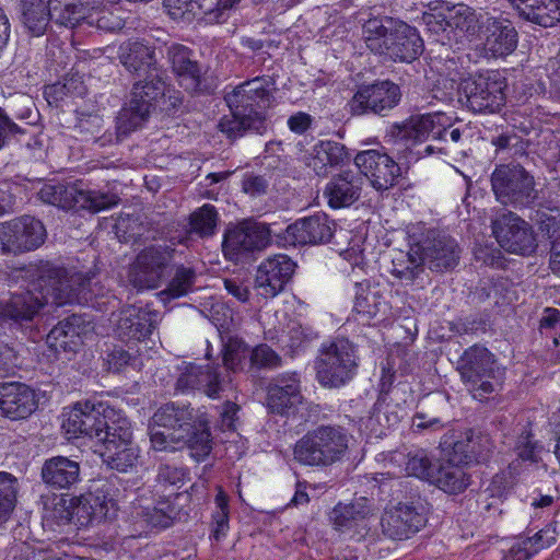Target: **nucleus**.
<instances>
[{
	"mask_svg": "<svg viewBox=\"0 0 560 560\" xmlns=\"http://www.w3.org/2000/svg\"><path fill=\"white\" fill-rule=\"evenodd\" d=\"M75 501L77 522L80 526L98 524L114 517L117 511L113 486L107 480H94L89 491L75 497Z\"/></svg>",
	"mask_w": 560,
	"mask_h": 560,
	"instance_id": "nucleus-18",
	"label": "nucleus"
},
{
	"mask_svg": "<svg viewBox=\"0 0 560 560\" xmlns=\"http://www.w3.org/2000/svg\"><path fill=\"white\" fill-rule=\"evenodd\" d=\"M440 446L447 462L465 466L486 460L490 451V441L487 435L468 429L465 432L444 434Z\"/></svg>",
	"mask_w": 560,
	"mask_h": 560,
	"instance_id": "nucleus-17",
	"label": "nucleus"
},
{
	"mask_svg": "<svg viewBox=\"0 0 560 560\" xmlns=\"http://www.w3.org/2000/svg\"><path fill=\"white\" fill-rule=\"evenodd\" d=\"M121 62L130 73L139 78L138 81L164 78L158 67L154 49L143 43L130 44L128 52L121 56Z\"/></svg>",
	"mask_w": 560,
	"mask_h": 560,
	"instance_id": "nucleus-38",
	"label": "nucleus"
},
{
	"mask_svg": "<svg viewBox=\"0 0 560 560\" xmlns=\"http://www.w3.org/2000/svg\"><path fill=\"white\" fill-rule=\"evenodd\" d=\"M400 86L386 79L361 84L349 102L353 115L387 116L401 101Z\"/></svg>",
	"mask_w": 560,
	"mask_h": 560,
	"instance_id": "nucleus-15",
	"label": "nucleus"
},
{
	"mask_svg": "<svg viewBox=\"0 0 560 560\" xmlns=\"http://www.w3.org/2000/svg\"><path fill=\"white\" fill-rule=\"evenodd\" d=\"M444 113L433 112L411 115L402 124L392 126L390 133L395 138L396 151L407 162L418 161L427 155L423 150H415L413 147L425 141H436L441 131H444Z\"/></svg>",
	"mask_w": 560,
	"mask_h": 560,
	"instance_id": "nucleus-7",
	"label": "nucleus"
},
{
	"mask_svg": "<svg viewBox=\"0 0 560 560\" xmlns=\"http://www.w3.org/2000/svg\"><path fill=\"white\" fill-rule=\"evenodd\" d=\"M190 480L189 469L177 463H161L158 466L153 493L159 498L177 499L178 490Z\"/></svg>",
	"mask_w": 560,
	"mask_h": 560,
	"instance_id": "nucleus-43",
	"label": "nucleus"
},
{
	"mask_svg": "<svg viewBox=\"0 0 560 560\" xmlns=\"http://www.w3.org/2000/svg\"><path fill=\"white\" fill-rule=\"evenodd\" d=\"M190 430H185L182 433V446L186 445L189 450V455L196 462L205 460L212 451V438L209 428L207 415L200 412L197 422L189 425Z\"/></svg>",
	"mask_w": 560,
	"mask_h": 560,
	"instance_id": "nucleus-46",
	"label": "nucleus"
},
{
	"mask_svg": "<svg viewBox=\"0 0 560 560\" xmlns=\"http://www.w3.org/2000/svg\"><path fill=\"white\" fill-rule=\"evenodd\" d=\"M219 129L229 139H237L243 137L246 132L253 131L256 133H262L266 126L255 124L254 119L242 115H237L234 110H231V115L223 116L219 121Z\"/></svg>",
	"mask_w": 560,
	"mask_h": 560,
	"instance_id": "nucleus-59",
	"label": "nucleus"
},
{
	"mask_svg": "<svg viewBox=\"0 0 560 560\" xmlns=\"http://www.w3.org/2000/svg\"><path fill=\"white\" fill-rule=\"evenodd\" d=\"M481 23L486 49L493 57H505L516 49L518 34L510 20L486 14Z\"/></svg>",
	"mask_w": 560,
	"mask_h": 560,
	"instance_id": "nucleus-29",
	"label": "nucleus"
},
{
	"mask_svg": "<svg viewBox=\"0 0 560 560\" xmlns=\"http://www.w3.org/2000/svg\"><path fill=\"white\" fill-rule=\"evenodd\" d=\"M487 13L476 12L468 5L459 3L454 5L447 15L440 14L434 16L430 14L425 18L427 25L434 32H446L448 30H458L468 36L481 35L483 25V15Z\"/></svg>",
	"mask_w": 560,
	"mask_h": 560,
	"instance_id": "nucleus-31",
	"label": "nucleus"
},
{
	"mask_svg": "<svg viewBox=\"0 0 560 560\" xmlns=\"http://www.w3.org/2000/svg\"><path fill=\"white\" fill-rule=\"evenodd\" d=\"M349 436L341 427L320 425L303 435L294 445V459L304 466L326 467L343 458Z\"/></svg>",
	"mask_w": 560,
	"mask_h": 560,
	"instance_id": "nucleus-3",
	"label": "nucleus"
},
{
	"mask_svg": "<svg viewBox=\"0 0 560 560\" xmlns=\"http://www.w3.org/2000/svg\"><path fill=\"white\" fill-rule=\"evenodd\" d=\"M399 20L390 16H374L362 25V39L370 51L384 55L388 50L394 28Z\"/></svg>",
	"mask_w": 560,
	"mask_h": 560,
	"instance_id": "nucleus-44",
	"label": "nucleus"
},
{
	"mask_svg": "<svg viewBox=\"0 0 560 560\" xmlns=\"http://www.w3.org/2000/svg\"><path fill=\"white\" fill-rule=\"evenodd\" d=\"M357 170L363 178H369L376 190H386L393 187L399 178L400 166L386 152L366 150L354 158Z\"/></svg>",
	"mask_w": 560,
	"mask_h": 560,
	"instance_id": "nucleus-25",
	"label": "nucleus"
},
{
	"mask_svg": "<svg viewBox=\"0 0 560 560\" xmlns=\"http://www.w3.org/2000/svg\"><path fill=\"white\" fill-rule=\"evenodd\" d=\"M410 249L408 253L399 252L392 259L388 272L402 284L411 285L424 272V262L419 252H416L415 232L409 233Z\"/></svg>",
	"mask_w": 560,
	"mask_h": 560,
	"instance_id": "nucleus-42",
	"label": "nucleus"
},
{
	"mask_svg": "<svg viewBox=\"0 0 560 560\" xmlns=\"http://www.w3.org/2000/svg\"><path fill=\"white\" fill-rule=\"evenodd\" d=\"M431 485L448 494H457L464 492L469 486V476L464 471L462 466L456 464H440L433 477Z\"/></svg>",
	"mask_w": 560,
	"mask_h": 560,
	"instance_id": "nucleus-49",
	"label": "nucleus"
},
{
	"mask_svg": "<svg viewBox=\"0 0 560 560\" xmlns=\"http://www.w3.org/2000/svg\"><path fill=\"white\" fill-rule=\"evenodd\" d=\"M416 252L432 271L441 272L454 269L459 261V247L457 242L438 231H428L424 237L415 233Z\"/></svg>",
	"mask_w": 560,
	"mask_h": 560,
	"instance_id": "nucleus-21",
	"label": "nucleus"
},
{
	"mask_svg": "<svg viewBox=\"0 0 560 560\" xmlns=\"http://www.w3.org/2000/svg\"><path fill=\"white\" fill-rule=\"evenodd\" d=\"M97 442H101L104 445V450L109 447V444L118 445H127V443H132V429L130 421L125 418L117 416L116 419L106 420V425H104L101 438H98Z\"/></svg>",
	"mask_w": 560,
	"mask_h": 560,
	"instance_id": "nucleus-58",
	"label": "nucleus"
},
{
	"mask_svg": "<svg viewBox=\"0 0 560 560\" xmlns=\"http://www.w3.org/2000/svg\"><path fill=\"white\" fill-rule=\"evenodd\" d=\"M88 326L81 315L68 316L49 331L47 343L56 352L74 353L83 343L82 335Z\"/></svg>",
	"mask_w": 560,
	"mask_h": 560,
	"instance_id": "nucleus-35",
	"label": "nucleus"
},
{
	"mask_svg": "<svg viewBox=\"0 0 560 560\" xmlns=\"http://www.w3.org/2000/svg\"><path fill=\"white\" fill-rule=\"evenodd\" d=\"M271 233L272 231L266 223L254 220H244L236 225L229 226L223 234V255L230 261L245 260L270 244Z\"/></svg>",
	"mask_w": 560,
	"mask_h": 560,
	"instance_id": "nucleus-12",
	"label": "nucleus"
},
{
	"mask_svg": "<svg viewBox=\"0 0 560 560\" xmlns=\"http://www.w3.org/2000/svg\"><path fill=\"white\" fill-rule=\"evenodd\" d=\"M491 187L500 203L515 209L532 207L538 197L534 176L521 163L497 165Z\"/></svg>",
	"mask_w": 560,
	"mask_h": 560,
	"instance_id": "nucleus-6",
	"label": "nucleus"
},
{
	"mask_svg": "<svg viewBox=\"0 0 560 560\" xmlns=\"http://www.w3.org/2000/svg\"><path fill=\"white\" fill-rule=\"evenodd\" d=\"M164 78L136 81L129 100L118 113L116 128L118 136L127 137L141 128L165 95Z\"/></svg>",
	"mask_w": 560,
	"mask_h": 560,
	"instance_id": "nucleus-5",
	"label": "nucleus"
},
{
	"mask_svg": "<svg viewBox=\"0 0 560 560\" xmlns=\"http://www.w3.org/2000/svg\"><path fill=\"white\" fill-rule=\"evenodd\" d=\"M514 485L515 477L511 470L497 472L479 495L477 503L480 512L487 513L489 516L493 517H495L497 514L501 515L502 510L499 508L498 501L502 502L506 499Z\"/></svg>",
	"mask_w": 560,
	"mask_h": 560,
	"instance_id": "nucleus-40",
	"label": "nucleus"
},
{
	"mask_svg": "<svg viewBox=\"0 0 560 560\" xmlns=\"http://www.w3.org/2000/svg\"><path fill=\"white\" fill-rule=\"evenodd\" d=\"M351 159L347 147L335 140H319L304 154L306 165L318 176L327 175L330 168L349 164Z\"/></svg>",
	"mask_w": 560,
	"mask_h": 560,
	"instance_id": "nucleus-33",
	"label": "nucleus"
},
{
	"mask_svg": "<svg viewBox=\"0 0 560 560\" xmlns=\"http://www.w3.org/2000/svg\"><path fill=\"white\" fill-rule=\"evenodd\" d=\"M319 338V334L308 324L291 322L288 326L284 349L291 357L304 353Z\"/></svg>",
	"mask_w": 560,
	"mask_h": 560,
	"instance_id": "nucleus-52",
	"label": "nucleus"
},
{
	"mask_svg": "<svg viewBox=\"0 0 560 560\" xmlns=\"http://www.w3.org/2000/svg\"><path fill=\"white\" fill-rule=\"evenodd\" d=\"M359 368L358 349L349 339L336 338L322 343L315 361L316 380L325 388H340L350 383Z\"/></svg>",
	"mask_w": 560,
	"mask_h": 560,
	"instance_id": "nucleus-4",
	"label": "nucleus"
},
{
	"mask_svg": "<svg viewBox=\"0 0 560 560\" xmlns=\"http://www.w3.org/2000/svg\"><path fill=\"white\" fill-rule=\"evenodd\" d=\"M159 314L142 307L129 306L119 313L116 335L122 341H141L148 338L158 325Z\"/></svg>",
	"mask_w": 560,
	"mask_h": 560,
	"instance_id": "nucleus-32",
	"label": "nucleus"
},
{
	"mask_svg": "<svg viewBox=\"0 0 560 560\" xmlns=\"http://www.w3.org/2000/svg\"><path fill=\"white\" fill-rule=\"evenodd\" d=\"M85 25L96 27L103 32H115L124 27L122 19L105 5H92L85 18Z\"/></svg>",
	"mask_w": 560,
	"mask_h": 560,
	"instance_id": "nucleus-62",
	"label": "nucleus"
},
{
	"mask_svg": "<svg viewBox=\"0 0 560 560\" xmlns=\"http://www.w3.org/2000/svg\"><path fill=\"white\" fill-rule=\"evenodd\" d=\"M136 509V516L140 517L151 529H165L173 525L174 520L178 515V509L172 499L159 498L153 493L152 504L143 505L139 503Z\"/></svg>",
	"mask_w": 560,
	"mask_h": 560,
	"instance_id": "nucleus-41",
	"label": "nucleus"
},
{
	"mask_svg": "<svg viewBox=\"0 0 560 560\" xmlns=\"http://www.w3.org/2000/svg\"><path fill=\"white\" fill-rule=\"evenodd\" d=\"M336 223L325 212H315L298 219L285 229L283 240L289 245H319L329 243Z\"/></svg>",
	"mask_w": 560,
	"mask_h": 560,
	"instance_id": "nucleus-23",
	"label": "nucleus"
},
{
	"mask_svg": "<svg viewBox=\"0 0 560 560\" xmlns=\"http://www.w3.org/2000/svg\"><path fill=\"white\" fill-rule=\"evenodd\" d=\"M506 78L498 70H480L463 79L459 91L474 113H497L505 104Z\"/></svg>",
	"mask_w": 560,
	"mask_h": 560,
	"instance_id": "nucleus-8",
	"label": "nucleus"
},
{
	"mask_svg": "<svg viewBox=\"0 0 560 560\" xmlns=\"http://www.w3.org/2000/svg\"><path fill=\"white\" fill-rule=\"evenodd\" d=\"M220 215L215 207L211 203H205L189 214V230L178 243L188 246L191 241V234L200 238H210L217 233Z\"/></svg>",
	"mask_w": 560,
	"mask_h": 560,
	"instance_id": "nucleus-47",
	"label": "nucleus"
},
{
	"mask_svg": "<svg viewBox=\"0 0 560 560\" xmlns=\"http://www.w3.org/2000/svg\"><path fill=\"white\" fill-rule=\"evenodd\" d=\"M33 278L15 291L0 295V324L22 327L34 320L44 305L80 304L101 306L107 302L104 287L95 272H72L50 261H42Z\"/></svg>",
	"mask_w": 560,
	"mask_h": 560,
	"instance_id": "nucleus-1",
	"label": "nucleus"
},
{
	"mask_svg": "<svg viewBox=\"0 0 560 560\" xmlns=\"http://www.w3.org/2000/svg\"><path fill=\"white\" fill-rule=\"evenodd\" d=\"M492 233L506 252L528 256L537 248L532 226L513 212L499 215L492 221Z\"/></svg>",
	"mask_w": 560,
	"mask_h": 560,
	"instance_id": "nucleus-19",
	"label": "nucleus"
},
{
	"mask_svg": "<svg viewBox=\"0 0 560 560\" xmlns=\"http://www.w3.org/2000/svg\"><path fill=\"white\" fill-rule=\"evenodd\" d=\"M43 481L52 489L71 490L81 480L80 463L67 456H52L42 467Z\"/></svg>",
	"mask_w": 560,
	"mask_h": 560,
	"instance_id": "nucleus-36",
	"label": "nucleus"
},
{
	"mask_svg": "<svg viewBox=\"0 0 560 560\" xmlns=\"http://www.w3.org/2000/svg\"><path fill=\"white\" fill-rule=\"evenodd\" d=\"M427 512V505L421 501L399 503L382 517L383 532L395 540L408 539L425 525Z\"/></svg>",
	"mask_w": 560,
	"mask_h": 560,
	"instance_id": "nucleus-24",
	"label": "nucleus"
},
{
	"mask_svg": "<svg viewBox=\"0 0 560 560\" xmlns=\"http://www.w3.org/2000/svg\"><path fill=\"white\" fill-rule=\"evenodd\" d=\"M443 125L444 131H441V136H438L436 141L439 143H444L445 145L427 144L424 147V152L427 155H431L434 152L446 153L447 151L464 144L465 130H462L458 127H454L445 114Z\"/></svg>",
	"mask_w": 560,
	"mask_h": 560,
	"instance_id": "nucleus-63",
	"label": "nucleus"
},
{
	"mask_svg": "<svg viewBox=\"0 0 560 560\" xmlns=\"http://www.w3.org/2000/svg\"><path fill=\"white\" fill-rule=\"evenodd\" d=\"M458 370L475 399L482 401L494 392L492 381L499 368L494 354L487 348L474 345L466 349L458 361Z\"/></svg>",
	"mask_w": 560,
	"mask_h": 560,
	"instance_id": "nucleus-11",
	"label": "nucleus"
},
{
	"mask_svg": "<svg viewBox=\"0 0 560 560\" xmlns=\"http://www.w3.org/2000/svg\"><path fill=\"white\" fill-rule=\"evenodd\" d=\"M229 387L230 378L224 369L186 362H183L175 386L179 393L200 390L210 398L220 397Z\"/></svg>",
	"mask_w": 560,
	"mask_h": 560,
	"instance_id": "nucleus-20",
	"label": "nucleus"
},
{
	"mask_svg": "<svg viewBox=\"0 0 560 560\" xmlns=\"http://www.w3.org/2000/svg\"><path fill=\"white\" fill-rule=\"evenodd\" d=\"M115 416L114 409L103 401L85 400L77 402L63 413L62 429L68 439L98 440L106 420Z\"/></svg>",
	"mask_w": 560,
	"mask_h": 560,
	"instance_id": "nucleus-13",
	"label": "nucleus"
},
{
	"mask_svg": "<svg viewBox=\"0 0 560 560\" xmlns=\"http://www.w3.org/2000/svg\"><path fill=\"white\" fill-rule=\"evenodd\" d=\"M387 46L388 50L384 56L401 62H412L423 51V40L417 28L400 20L393 31Z\"/></svg>",
	"mask_w": 560,
	"mask_h": 560,
	"instance_id": "nucleus-37",
	"label": "nucleus"
},
{
	"mask_svg": "<svg viewBox=\"0 0 560 560\" xmlns=\"http://www.w3.org/2000/svg\"><path fill=\"white\" fill-rule=\"evenodd\" d=\"M513 450L524 462L537 463L542 445L535 439L529 424L517 425L514 430Z\"/></svg>",
	"mask_w": 560,
	"mask_h": 560,
	"instance_id": "nucleus-55",
	"label": "nucleus"
},
{
	"mask_svg": "<svg viewBox=\"0 0 560 560\" xmlns=\"http://www.w3.org/2000/svg\"><path fill=\"white\" fill-rule=\"evenodd\" d=\"M108 371L119 373L126 368L139 369L141 365L138 350H126L120 346H114L108 349L104 358Z\"/></svg>",
	"mask_w": 560,
	"mask_h": 560,
	"instance_id": "nucleus-64",
	"label": "nucleus"
},
{
	"mask_svg": "<svg viewBox=\"0 0 560 560\" xmlns=\"http://www.w3.org/2000/svg\"><path fill=\"white\" fill-rule=\"evenodd\" d=\"M86 93V86L83 77L75 73L66 74L61 81L47 85L44 94L48 102H61L66 97H83Z\"/></svg>",
	"mask_w": 560,
	"mask_h": 560,
	"instance_id": "nucleus-53",
	"label": "nucleus"
},
{
	"mask_svg": "<svg viewBox=\"0 0 560 560\" xmlns=\"http://www.w3.org/2000/svg\"><path fill=\"white\" fill-rule=\"evenodd\" d=\"M294 268V261L287 255H276L264 260L255 278L258 294L266 299L278 295L290 281Z\"/></svg>",
	"mask_w": 560,
	"mask_h": 560,
	"instance_id": "nucleus-26",
	"label": "nucleus"
},
{
	"mask_svg": "<svg viewBox=\"0 0 560 560\" xmlns=\"http://www.w3.org/2000/svg\"><path fill=\"white\" fill-rule=\"evenodd\" d=\"M200 411L190 405L171 401L161 406L152 417V423L165 430L183 433L197 422Z\"/></svg>",
	"mask_w": 560,
	"mask_h": 560,
	"instance_id": "nucleus-39",
	"label": "nucleus"
},
{
	"mask_svg": "<svg viewBox=\"0 0 560 560\" xmlns=\"http://www.w3.org/2000/svg\"><path fill=\"white\" fill-rule=\"evenodd\" d=\"M303 400L300 372H283L270 380L267 386V408L271 413L285 417L295 415Z\"/></svg>",
	"mask_w": 560,
	"mask_h": 560,
	"instance_id": "nucleus-22",
	"label": "nucleus"
},
{
	"mask_svg": "<svg viewBox=\"0 0 560 560\" xmlns=\"http://www.w3.org/2000/svg\"><path fill=\"white\" fill-rule=\"evenodd\" d=\"M364 185L362 173L347 170L330 178L324 189V197L332 209L347 208L358 201Z\"/></svg>",
	"mask_w": 560,
	"mask_h": 560,
	"instance_id": "nucleus-30",
	"label": "nucleus"
},
{
	"mask_svg": "<svg viewBox=\"0 0 560 560\" xmlns=\"http://www.w3.org/2000/svg\"><path fill=\"white\" fill-rule=\"evenodd\" d=\"M50 0H19L18 18L24 32L34 37L45 35L54 23Z\"/></svg>",
	"mask_w": 560,
	"mask_h": 560,
	"instance_id": "nucleus-34",
	"label": "nucleus"
},
{
	"mask_svg": "<svg viewBox=\"0 0 560 560\" xmlns=\"http://www.w3.org/2000/svg\"><path fill=\"white\" fill-rule=\"evenodd\" d=\"M213 0H163V7L175 21L191 22L208 16Z\"/></svg>",
	"mask_w": 560,
	"mask_h": 560,
	"instance_id": "nucleus-50",
	"label": "nucleus"
},
{
	"mask_svg": "<svg viewBox=\"0 0 560 560\" xmlns=\"http://www.w3.org/2000/svg\"><path fill=\"white\" fill-rule=\"evenodd\" d=\"M103 462L112 469H116L120 472H127L138 460V450L132 443L127 445L109 444L107 450L102 452Z\"/></svg>",
	"mask_w": 560,
	"mask_h": 560,
	"instance_id": "nucleus-56",
	"label": "nucleus"
},
{
	"mask_svg": "<svg viewBox=\"0 0 560 560\" xmlns=\"http://www.w3.org/2000/svg\"><path fill=\"white\" fill-rule=\"evenodd\" d=\"M38 406L36 392L22 382L0 383V416L10 420L28 418Z\"/></svg>",
	"mask_w": 560,
	"mask_h": 560,
	"instance_id": "nucleus-28",
	"label": "nucleus"
},
{
	"mask_svg": "<svg viewBox=\"0 0 560 560\" xmlns=\"http://www.w3.org/2000/svg\"><path fill=\"white\" fill-rule=\"evenodd\" d=\"M353 288V312L359 316L358 320L369 324L381 310V296L370 289L368 281L355 282Z\"/></svg>",
	"mask_w": 560,
	"mask_h": 560,
	"instance_id": "nucleus-51",
	"label": "nucleus"
},
{
	"mask_svg": "<svg viewBox=\"0 0 560 560\" xmlns=\"http://www.w3.org/2000/svg\"><path fill=\"white\" fill-rule=\"evenodd\" d=\"M54 23L58 26L74 28L85 24L89 14L88 3L81 0H50Z\"/></svg>",
	"mask_w": 560,
	"mask_h": 560,
	"instance_id": "nucleus-48",
	"label": "nucleus"
},
{
	"mask_svg": "<svg viewBox=\"0 0 560 560\" xmlns=\"http://www.w3.org/2000/svg\"><path fill=\"white\" fill-rule=\"evenodd\" d=\"M197 272L192 267L178 265L167 287L160 294L165 300L185 296L194 290Z\"/></svg>",
	"mask_w": 560,
	"mask_h": 560,
	"instance_id": "nucleus-57",
	"label": "nucleus"
},
{
	"mask_svg": "<svg viewBox=\"0 0 560 560\" xmlns=\"http://www.w3.org/2000/svg\"><path fill=\"white\" fill-rule=\"evenodd\" d=\"M20 491L19 479L11 472L0 471V526L8 523L15 510Z\"/></svg>",
	"mask_w": 560,
	"mask_h": 560,
	"instance_id": "nucleus-54",
	"label": "nucleus"
},
{
	"mask_svg": "<svg viewBox=\"0 0 560 560\" xmlns=\"http://www.w3.org/2000/svg\"><path fill=\"white\" fill-rule=\"evenodd\" d=\"M413 401L411 385L406 381H397L394 366L387 360L382 368L380 395L368 416H353L360 430L374 438H383L386 430L395 427L405 416L406 409Z\"/></svg>",
	"mask_w": 560,
	"mask_h": 560,
	"instance_id": "nucleus-2",
	"label": "nucleus"
},
{
	"mask_svg": "<svg viewBox=\"0 0 560 560\" xmlns=\"http://www.w3.org/2000/svg\"><path fill=\"white\" fill-rule=\"evenodd\" d=\"M45 238V226L34 217L23 215L0 223V254L34 250L44 243Z\"/></svg>",
	"mask_w": 560,
	"mask_h": 560,
	"instance_id": "nucleus-16",
	"label": "nucleus"
},
{
	"mask_svg": "<svg viewBox=\"0 0 560 560\" xmlns=\"http://www.w3.org/2000/svg\"><path fill=\"white\" fill-rule=\"evenodd\" d=\"M167 59L179 85L188 93H210V86L202 77L197 61L192 60V51L182 44L167 47Z\"/></svg>",
	"mask_w": 560,
	"mask_h": 560,
	"instance_id": "nucleus-27",
	"label": "nucleus"
},
{
	"mask_svg": "<svg viewBox=\"0 0 560 560\" xmlns=\"http://www.w3.org/2000/svg\"><path fill=\"white\" fill-rule=\"evenodd\" d=\"M175 248L170 245L144 247L129 269L130 282L137 289H155L168 275Z\"/></svg>",
	"mask_w": 560,
	"mask_h": 560,
	"instance_id": "nucleus-14",
	"label": "nucleus"
},
{
	"mask_svg": "<svg viewBox=\"0 0 560 560\" xmlns=\"http://www.w3.org/2000/svg\"><path fill=\"white\" fill-rule=\"evenodd\" d=\"M371 513V505L366 498L355 499L353 502L338 503L330 513V521L336 529L345 532L362 526Z\"/></svg>",
	"mask_w": 560,
	"mask_h": 560,
	"instance_id": "nucleus-45",
	"label": "nucleus"
},
{
	"mask_svg": "<svg viewBox=\"0 0 560 560\" xmlns=\"http://www.w3.org/2000/svg\"><path fill=\"white\" fill-rule=\"evenodd\" d=\"M250 349L242 343L229 345L224 348L222 355V364H213L212 368H220L226 371L228 377L231 378V372L247 371L249 369ZM232 380H230L231 382Z\"/></svg>",
	"mask_w": 560,
	"mask_h": 560,
	"instance_id": "nucleus-60",
	"label": "nucleus"
},
{
	"mask_svg": "<svg viewBox=\"0 0 560 560\" xmlns=\"http://www.w3.org/2000/svg\"><path fill=\"white\" fill-rule=\"evenodd\" d=\"M45 517L52 521L57 525H66L77 520V501L75 498L67 499L65 495L55 497L51 505L45 503Z\"/></svg>",
	"mask_w": 560,
	"mask_h": 560,
	"instance_id": "nucleus-61",
	"label": "nucleus"
},
{
	"mask_svg": "<svg viewBox=\"0 0 560 560\" xmlns=\"http://www.w3.org/2000/svg\"><path fill=\"white\" fill-rule=\"evenodd\" d=\"M275 80L271 77H256L226 92L224 101L230 110L254 119V125L266 126V109L270 105Z\"/></svg>",
	"mask_w": 560,
	"mask_h": 560,
	"instance_id": "nucleus-9",
	"label": "nucleus"
},
{
	"mask_svg": "<svg viewBox=\"0 0 560 560\" xmlns=\"http://www.w3.org/2000/svg\"><path fill=\"white\" fill-rule=\"evenodd\" d=\"M37 195L45 203L61 209H85L92 213L112 209L119 202L114 194L78 190L74 186L62 183L44 184Z\"/></svg>",
	"mask_w": 560,
	"mask_h": 560,
	"instance_id": "nucleus-10",
	"label": "nucleus"
}]
</instances>
